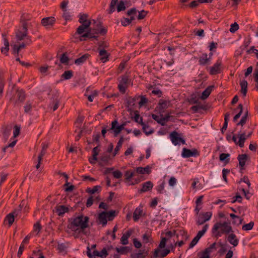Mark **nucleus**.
I'll return each instance as SVG.
<instances>
[{
	"label": "nucleus",
	"instance_id": "nucleus-4",
	"mask_svg": "<svg viewBox=\"0 0 258 258\" xmlns=\"http://www.w3.org/2000/svg\"><path fill=\"white\" fill-rule=\"evenodd\" d=\"M28 25L26 21L22 22V28L19 29L16 33V37L18 41H22L25 38L27 40V44L29 45L32 43L31 37L28 35Z\"/></svg>",
	"mask_w": 258,
	"mask_h": 258
},
{
	"label": "nucleus",
	"instance_id": "nucleus-14",
	"mask_svg": "<svg viewBox=\"0 0 258 258\" xmlns=\"http://www.w3.org/2000/svg\"><path fill=\"white\" fill-rule=\"evenodd\" d=\"M153 184L151 181H146L142 184V187L138 190L139 194L147 192L152 189Z\"/></svg>",
	"mask_w": 258,
	"mask_h": 258
},
{
	"label": "nucleus",
	"instance_id": "nucleus-36",
	"mask_svg": "<svg viewBox=\"0 0 258 258\" xmlns=\"http://www.w3.org/2000/svg\"><path fill=\"white\" fill-rule=\"evenodd\" d=\"M230 154L229 153H221L219 156V160L221 162H224L225 164L229 162Z\"/></svg>",
	"mask_w": 258,
	"mask_h": 258
},
{
	"label": "nucleus",
	"instance_id": "nucleus-51",
	"mask_svg": "<svg viewBox=\"0 0 258 258\" xmlns=\"http://www.w3.org/2000/svg\"><path fill=\"white\" fill-rule=\"evenodd\" d=\"M254 82L256 83L255 85V88L256 90H258V68H256L254 69V73L253 74Z\"/></svg>",
	"mask_w": 258,
	"mask_h": 258
},
{
	"label": "nucleus",
	"instance_id": "nucleus-46",
	"mask_svg": "<svg viewBox=\"0 0 258 258\" xmlns=\"http://www.w3.org/2000/svg\"><path fill=\"white\" fill-rule=\"evenodd\" d=\"M69 58L67 55V53L64 52L62 53L60 57V61L63 64H68Z\"/></svg>",
	"mask_w": 258,
	"mask_h": 258
},
{
	"label": "nucleus",
	"instance_id": "nucleus-27",
	"mask_svg": "<svg viewBox=\"0 0 258 258\" xmlns=\"http://www.w3.org/2000/svg\"><path fill=\"white\" fill-rule=\"evenodd\" d=\"M139 98L140 97L138 96V95H136L134 97H128L126 99V106L129 107V106H135L137 100L139 99Z\"/></svg>",
	"mask_w": 258,
	"mask_h": 258
},
{
	"label": "nucleus",
	"instance_id": "nucleus-45",
	"mask_svg": "<svg viewBox=\"0 0 258 258\" xmlns=\"http://www.w3.org/2000/svg\"><path fill=\"white\" fill-rule=\"evenodd\" d=\"M248 110H246L245 112L244 115L242 117L241 119H240V121L239 122H238L236 124V125H241V126L244 125L246 123L247 118L248 117Z\"/></svg>",
	"mask_w": 258,
	"mask_h": 258
},
{
	"label": "nucleus",
	"instance_id": "nucleus-50",
	"mask_svg": "<svg viewBox=\"0 0 258 258\" xmlns=\"http://www.w3.org/2000/svg\"><path fill=\"white\" fill-rule=\"evenodd\" d=\"M126 7L125 6V4L123 1H120L119 2L117 5L116 10L118 12H120L121 11L125 10Z\"/></svg>",
	"mask_w": 258,
	"mask_h": 258
},
{
	"label": "nucleus",
	"instance_id": "nucleus-52",
	"mask_svg": "<svg viewBox=\"0 0 258 258\" xmlns=\"http://www.w3.org/2000/svg\"><path fill=\"white\" fill-rule=\"evenodd\" d=\"M138 96H139V99H140V101L139 102V105L140 107H142L144 106L145 104L148 103V99L145 96L138 95Z\"/></svg>",
	"mask_w": 258,
	"mask_h": 258
},
{
	"label": "nucleus",
	"instance_id": "nucleus-10",
	"mask_svg": "<svg viewBox=\"0 0 258 258\" xmlns=\"http://www.w3.org/2000/svg\"><path fill=\"white\" fill-rule=\"evenodd\" d=\"M111 126L110 129H114V137H116L121 132L122 130L124 129V126L126 125V122H123L120 125H118V121L117 120H114L111 122Z\"/></svg>",
	"mask_w": 258,
	"mask_h": 258
},
{
	"label": "nucleus",
	"instance_id": "nucleus-63",
	"mask_svg": "<svg viewBox=\"0 0 258 258\" xmlns=\"http://www.w3.org/2000/svg\"><path fill=\"white\" fill-rule=\"evenodd\" d=\"M11 129L8 128V127H6L3 131V136L7 140L8 139V137H9L10 134H11Z\"/></svg>",
	"mask_w": 258,
	"mask_h": 258
},
{
	"label": "nucleus",
	"instance_id": "nucleus-29",
	"mask_svg": "<svg viewBox=\"0 0 258 258\" xmlns=\"http://www.w3.org/2000/svg\"><path fill=\"white\" fill-rule=\"evenodd\" d=\"M240 86L241 87V93L244 96H245L247 92V82L245 80H243L240 82Z\"/></svg>",
	"mask_w": 258,
	"mask_h": 258
},
{
	"label": "nucleus",
	"instance_id": "nucleus-21",
	"mask_svg": "<svg viewBox=\"0 0 258 258\" xmlns=\"http://www.w3.org/2000/svg\"><path fill=\"white\" fill-rule=\"evenodd\" d=\"M248 156L247 155L244 154H240L237 157V160L239 162V165L240 166V168L243 169V166L245 165L246 160H247Z\"/></svg>",
	"mask_w": 258,
	"mask_h": 258
},
{
	"label": "nucleus",
	"instance_id": "nucleus-58",
	"mask_svg": "<svg viewBox=\"0 0 258 258\" xmlns=\"http://www.w3.org/2000/svg\"><path fill=\"white\" fill-rule=\"evenodd\" d=\"M148 12L145 10H142L139 12V15H138L137 18L138 20H142L146 16Z\"/></svg>",
	"mask_w": 258,
	"mask_h": 258
},
{
	"label": "nucleus",
	"instance_id": "nucleus-18",
	"mask_svg": "<svg viewBox=\"0 0 258 258\" xmlns=\"http://www.w3.org/2000/svg\"><path fill=\"white\" fill-rule=\"evenodd\" d=\"M56 212L59 216H63L66 213L69 212V209L68 207L64 205H60L56 207Z\"/></svg>",
	"mask_w": 258,
	"mask_h": 258
},
{
	"label": "nucleus",
	"instance_id": "nucleus-34",
	"mask_svg": "<svg viewBox=\"0 0 258 258\" xmlns=\"http://www.w3.org/2000/svg\"><path fill=\"white\" fill-rule=\"evenodd\" d=\"M229 216L233 220L232 221L233 224L239 225L242 223L243 219L240 218L239 216L232 213L230 214Z\"/></svg>",
	"mask_w": 258,
	"mask_h": 258
},
{
	"label": "nucleus",
	"instance_id": "nucleus-30",
	"mask_svg": "<svg viewBox=\"0 0 258 258\" xmlns=\"http://www.w3.org/2000/svg\"><path fill=\"white\" fill-rule=\"evenodd\" d=\"M169 103L166 100L160 99L158 104L159 111L160 112H164V109L168 107V104Z\"/></svg>",
	"mask_w": 258,
	"mask_h": 258
},
{
	"label": "nucleus",
	"instance_id": "nucleus-13",
	"mask_svg": "<svg viewBox=\"0 0 258 258\" xmlns=\"http://www.w3.org/2000/svg\"><path fill=\"white\" fill-rule=\"evenodd\" d=\"M31 237V235L30 234L27 235L23 239L22 243L19 247L17 256L20 258L23 254V251L25 248V245L27 244L29 242L30 239Z\"/></svg>",
	"mask_w": 258,
	"mask_h": 258
},
{
	"label": "nucleus",
	"instance_id": "nucleus-2",
	"mask_svg": "<svg viewBox=\"0 0 258 258\" xmlns=\"http://www.w3.org/2000/svg\"><path fill=\"white\" fill-rule=\"evenodd\" d=\"M232 232V229L230 223L227 222H216L212 229L213 236L216 238L221 237L223 234H228Z\"/></svg>",
	"mask_w": 258,
	"mask_h": 258
},
{
	"label": "nucleus",
	"instance_id": "nucleus-62",
	"mask_svg": "<svg viewBox=\"0 0 258 258\" xmlns=\"http://www.w3.org/2000/svg\"><path fill=\"white\" fill-rule=\"evenodd\" d=\"M32 109V104L31 103L28 101L26 102L25 105L24 106V111L25 113H28L31 111Z\"/></svg>",
	"mask_w": 258,
	"mask_h": 258
},
{
	"label": "nucleus",
	"instance_id": "nucleus-16",
	"mask_svg": "<svg viewBox=\"0 0 258 258\" xmlns=\"http://www.w3.org/2000/svg\"><path fill=\"white\" fill-rule=\"evenodd\" d=\"M180 138L181 137H179V134L175 131H173L170 134V140L174 146L180 144L179 139H180Z\"/></svg>",
	"mask_w": 258,
	"mask_h": 258
},
{
	"label": "nucleus",
	"instance_id": "nucleus-53",
	"mask_svg": "<svg viewBox=\"0 0 258 258\" xmlns=\"http://www.w3.org/2000/svg\"><path fill=\"white\" fill-rule=\"evenodd\" d=\"M254 226V222H250L248 224H244L242 227V229L244 231H248L253 228V227Z\"/></svg>",
	"mask_w": 258,
	"mask_h": 258
},
{
	"label": "nucleus",
	"instance_id": "nucleus-12",
	"mask_svg": "<svg viewBox=\"0 0 258 258\" xmlns=\"http://www.w3.org/2000/svg\"><path fill=\"white\" fill-rule=\"evenodd\" d=\"M56 19L54 17H48L41 20V24L46 29L52 27L55 24Z\"/></svg>",
	"mask_w": 258,
	"mask_h": 258
},
{
	"label": "nucleus",
	"instance_id": "nucleus-23",
	"mask_svg": "<svg viewBox=\"0 0 258 258\" xmlns=\"http://www.w3.org/2000/svg\"><path fill=\"white\" fill-rule=\"evenodd\" d=\"M92 158H89V161L91 164H93L95 163V161L97 160V155H98L99 149L98 146L94 147L92 150Z\"/></svg>",
	"mask_w": 258,
	"mask_h": 258
},
{
	"label": "nucleus",
	"instance_id": "nucleus-56",
	"mask_svg": "<svg viewBox=\"0 0 258 258\" xmlns=\"http://www.w3.org/2000/svg\"><path fill=\"white\" fill-rule=\"evenodd\" d=\"M8 220L10 226H11L14 223L15 217L12 214L9 213L6 217L5 220Z\"/></svg>",
	"mask_w": 258,
	"mask_h": 258
},
{
	"label": "nucleus",
	"instance_id": "nucleus-15",
	"mask_svg": "<svg viewBox=\"0 0 258 258\" xmlns=\"http://www.w3.org/2000/svg\"><path fill=\"white\" fill-rule=\"evenodd\" d=\"M106 213V211H102L98 214L97 217V223L98 224H102L103 227L105 226L107 222Z\"/></svg>",
	"mask_w": 258,
	"mask_h": 258
},
{
	"label": "nucleus",
	"instance_id": "nucleus-17",
	"mask_svg": "<svg viewBox=\"0 0 258 258\" xmlns=\"http://www.w3.org/2000/svg\"><path fill=\"white\" fill-rule=\"evenodd\" d=\"M160 251V249L157 248L155 249L154 252V256L155 257H157L158 256H160L161 258H164L165 256H166L170 252V250L169 249H164L162 251V252L161 253L160 255H159V253Z\"/></svg>",
	"mask_w": 258,
	"mask_h": 258
},
{
	"label": "nucleus",
	"instance_id": "nucleus-42",
	"mask_svg": "<svg viewBox=\"0 0 258 258\" xmlns=\"http://www.w3.org/2000/svg\"><path fill=\"white\" fill-rule=\"evenodd\" d=\"M101 188V187L100 185H96L93 187L92 188H91L90 187H88L86 189V192L90 194H94L96 192H97L98 191H100Z\"/></svg>",
	"mask_w": 258,
	"mask_h": 258
},
{
	"label": "nucleus",
	"instance_id": "nucleus-8",
	"mask_svg": "<svg viewBox=\"0 0 258 258\" xmlns=\"http://www.w3.org/2000/svg\"><path fill=\"white\" fill-rule=\"evenodd\" d=\"M200 152L197 149L190 150L186 148L182 149L181 156L183 158H187L190 157H197L200 156Z\"/></svg>",
	"mask_w": 258,
	"mask_h": 258
},
{
	"label": "nucleus",
	"instance_id": "nucleus-1",
	"mask_svg": "<svg viewBox=\"0 0 258 258\" xmlns=\"http://www.w3.org/2000/svg\"><path fill=\"white\" fill-rule=\"evenodd\" d=\"M72 222L68 225V228L73 229L74 227L80 228V231L84 233L86 228L89 227V218L88 216H84L83 214L76 217L74 218L69 219V221Z\"/></svg>",
	"mask_w": 258,
	"mask_h": 258
},
{
	"label": "nucleus",
	"instance_id": "nucleus-43",
	"mask_svg": "<svg viewBox=\"0 0 258 258\" xmlns=\"http://www.w3.org/2000/svg\"><path fill=\"white\" fill-rule=\"evenodd\" d=\"M107 31V30L106 28L103 27L101 28L100 29H93L91 31V32H94V35H97L98 34H100L102 35H104L106 34Z\"/></svg>",
	"mask_w": 258,
	"mask_h": 258
},
{
	"label": "nucleus",
	"instance_id": "nucleus-5",
	"mask_svg": "<svg viewBox=\"0 0 258 258\" xmlns=\"http://www.w3.org/2000/svg\"><path fill=\"white\" fill-rule=\"evenodd\" d=\"M87 255L89 258H96V256L105 258L108 255V253L106 248H103L100 252L94 250L92 254L91 249L88 246L87 248Z\"/></svg>",
	"mask_w": 258,
	"mask_h": 258
},
{
	"label": "nucleus",
	"instance_id": "nucleus-6",
	"mask_svg": "<svg viewBox=\"0 0 258 258\" xmlns=\"http://www.w3.org/2000/svg\"><path fill=\"white\" fill-rule=\"evenodd\" d=\"M135 116H134V120L135 122L139 123L143 126V132L145 133L146 135H149L150 134H152L154 131L153 130H151L149 132H146L145 131V128L149 127V126L148 125H146L145 122L143 121V118L142 117L140 116L139 112L138 110H136L134 111Z\"/></svg>",
	"mask_w": 258,
	"mask_h": 258
},
{
	"label": "nucleus",
	"instance_id": "nucleus-9",
	"mask_svg": "<svg viewBox=\"0 0 258 258\" xmlns=\"http://www.w3.org/2000/svg\"><path fill=\"white\" fill-rule=\"evenodd\" d=\"M222 71V62L220 60H218L212 67H210L209 69V73L211 75L220 74Z\"/></svg>",
	"mask_w": 258,
	"mask_h": 258
},
{
	"label": "nucleus",
	"instance_id": "nucleus-33",
	"mask_svg": "<svg viewBox=\"0 0 258 258\" xmlns=\"http://www.w3.org/2000/svg\"><path fill=\"white\" fill-rule=\"evenodd\" d=\"M117 212L115 210H111L109 211H107L105 215L106 216L107 220L108 221H112L114 218L117 216Z\"/></svg>",
	"mask_w": 258,
	"mask_h": 258
},
{
	"label": "nucleus",
	"instance_id": "nucleus-22",
	"mask_svg": "<svg viewBox=\"0 0 258 258\" xmlns=\"http://www.w3.org/2000/svg\"><path fill=\"white\" fill-rule=\"evenodd\" d=\"M151 167L149 165H147L145 167H138L136 168V172L139 174H150L151 172Z\"/></svg>",
	"mask_w": 258,
	"mask_h": 258
},
{
	"label": "nucleus",
	"instance_id": "nucleus-44",
	"mask_svg": "<svg viewBox=\"0 0 258 258\" xmlns=\"http://www.w3.org/2000/svg\"><path fill=\"white\" fill-rule=\"evenodd\" d=\"M134 175V172L131 171L130 170H126L124 173V182H128L131 181V179Z\"/></svg>",
	"mask_w": 258,
	"mask_h": 258
},
{
	"label": "nucleus",
	"instance_id": "nucleus-64",
	"mask_svg": "<svg viewBox=\"0 0 258 258\" xmlns=\"http://www.w3.org/2000/svg\"><path fill=\"white\" fill-rule=\"evenodd\" d=\"M200 3V0L193 1L188 5L189 7L192 9L197 8Z\"/></svg>",
	"mask_w": 258,
	"mask_h": 258
},
{
	"label": "nucleus",
	"instance_id": "nucleus-57",
	"mask_svg": "<svg viewBox=\"0 0 258 258\" xmlns=\"http://www.w3.org/2000/svg\"><path fill=\"white\" fill-rule=\"evenodd\" d=\"M167 240H168L167 238L164 237H161V240L160 241V242L159 246H158L159 249V248L162 249V248H165Z\"/></svg>",
	"mask_w": 258,
	"mask_h": 258
},
{
	"label": "nucleus",
	"instance_id": "nucleus-60",
	"mask_svg": "<svg viewBox=\"0 0 258 258\" xmlns=\"http://www.w3.org/2000/svg\"><path fill=\"white\" fill-rule=\"evenodd\" d=\"M119 83L127 86L128 83V77L126 75H123L121 77Z\"/></svg>",
	"mask_w": 258,
	"mask_h": 258
},
{
	"label": "nucleus",
	"instance_id": "nucleus-38",
	"mask_svg": "<svg viewBox=\"0 0 258 258\" xmlns=\"http://www.w3.org/2000/svg\"><path fill=\"white\" fill-rule=\"evenodd\" d=\"M115 250L120 254H125L131 250V248L128 246H122L120 248L116 247Z\"/></svg>",
	"mask_w": 258,
	"mask_h": 258
},
{
	"label": "nucleus",
	"instance_id": "nucleus-25",
	"mask_svg": "<svg viewBox=\"0 0 258 258\" xmlns=\"http://www.w3.org/2000/svg\"><path fill=\"white\" fill-rule=\"evenodd\" d=\"M98 50L99 54L100 56V60L102 62H105L108 60L109 54L107 53V51L104 49Z\"/></svg>",
	"mask_w": 258,
	"mask_h": 258
},
{
	"label": "nucleus",
	"instance_id": "nucleus-39",
	"mask_svg": "<svg viewBox=\"0 0 258 258\" xmlns=\"http://www.w3.org/2000/svg\"><path fill=\"white\" fill-rule=\"evenodd\" d=\"M123 141H124V138L122 136H121L120 137V139H119L118 142H117V145L114 149V151L113 152L114 156H115L117 154L118 151L120 149Z\"/></svg>",
	"mask_w": 258,
	"mask_h": 258
},
{
	"label": "nucleus",
	"instance_id": "nucleus-11",
	"mask_svg": "<svg viewBox=\"0 0 258 258\" xmlns=\"http://www.w3.org/2000/svg\"><path fill=\"white\" fill-rule=\"evenodd\" d=\"M212 215V214L210 212L201 213L197 220V224L199 225L203 224L210 219Z\"/></svg>",
	"mask_w": 258,
	"mask_h": 258
},
{
	"label": "nucleus",
	"instance_id": "nucleus-26",
	"mask_svg": "<svg viewBox=\"0 0 258 258\" xmlns=\"http://www.w3.org/2000/svg\"><path fill=\"white\" fill-rule=\"evenodd\" d=\"M227 240L234 246H236L238 244V239L237 238L235 234L233 233H231L228 235Z\"/></svg>",
	"mask_w": 258,
	"mask_h": 258
},
{
	"label": "nucleus",
	"instance_id": "nucleus-40",
	"mask_svg": "<svg viewBox=\"0 0 258 258\" xmlns=\"http://www.w3.org/2000/svg\"><path fill=\"white\" fill-rule=\"evenodd\" d=\"M118 0H111L109 9L107 10L108 13L109 14H112L115 10V7L117 4Z\"/></svg>",
	"mask_w": 258,
	"mask_h": 258
},
{
	"label": "nucleus",
	"instance_id": "nucleus-48",
	"mask_svg": "<svg viewBox=\"0 0 258 258\" xmlns=\"http://www.w3.org/2000/svg\"><path fill=\"white\" fill-rule=\"evenodd\" d=\"M89 28L88 25H81L77 28L76 33L78 34H81L85 31V29L88 30Z\"/></svg>",
	"mask_w": 258,
	"mask_h": 258
},
{
	"label": "nucleus",
	"instance_id": "nucleus-41",
	"mask_svg": "<svg viewBox=\"0 0 258 258\" xmlns=\"http://www.w3.org/2000/svg\"><path fill=\"white\" fill-rule=\"evenodd\" d=\"M73 76V72L72 71H66L61 76V80H69Z\"/></svg>",
	"mask_w": 258,
	"mask_h": 258
},
{
	"label": "nucleus",
	"instance_id": "nucleus-49",
	"mask_svg": "<svg viewBox=\"0 0 258 258\" xmlns=\"http://www.w3.org/2000/svg\"><path fill=\"white\" fill-rule=\"evenodd\" d=\"M216 244V242H214L213 243L211 244L209 247L205 248V249L203 251V252L206 254L210 255V253L212 252L213 249H216L215 246Z\"/></svg>",
	"mask_w": 258,
	"mask_h": 258
},
{
	"label": "nucleus",
	"instance_id": "nucleus-24",
	"mask_svg": "<svg viewBox=\"0 0 258 258\" xmlns=\"http://www.w3.org/2000/svg\"><path fill=\"white\" fill-rule=\"evenodd\" d=\"M214 86H209L202 93V95L201 96V98L202 100H205L207 99L209 95H210L211 92L213 90V89L214 88Z\"/></svg>",
	"mask_w": 258,
	"mask_h": 258
},
{
	"label": "nucleus",
	"instance_id": "nucleus-28",
	"mask_svg": "<svg viewBox=\"0 0 258 258\" xmlns=\"http://www.w3.org/2000/svg\"><path fill=\"white\" fill-rule=\"evenodd\" d=\"M143 213V209L142 208H137L133 213V219L135 222L138 221Z\"/></svg>",
	"mask_w": 258,
	"mask_h": 258
},
{
	"label": "nucleus",
	"instance_id": "nucleus-55",
	"mask_svg": "<svg viewBox=\"0 0 258 258\" xmlns=\"http://www.w3.org/2000/svg\"><path fill=\"white\" fill-rule=\"evenodd\" d=\"M121 24L123 26H127L129 25L132 22V21L130 19V18H122L121 20Z\"/></svg>",
	"mask_w": 258,
	"mask_h": 258
},
{
	"label": "nucleus",
	"instance_id": "nucleus-59",
	"mask_svg": "<svg viewBox=\"0 0 258 258\" xmlns=\"http://www.w3.org/2000/svg\"><path fill=\"white\" fill-rule=\"evenodd\" d=\"M151 237V234L149 233H145L142 236L143 242L145 243L149 242V239Z\"/></svg>",
	"mask_w": 258,
	"mask_h": 258
},
{
	"label": "nucleus",
	"instance_id": "nucleus-19",
	"mask_svg": "<svg viewBox=\"0 0 258 258\" xmlns=\"http://www.w3.org/2000/svg\"><path fill=\"white\" fill-rule=\"evenodd\" d=\"M88 17V15L86 14H80L79 21L82 25H88V27H89L91 23L87 19Z\"/></svg>",
	"mask_w": 258,
	"mask_h": 258
},
{
	"label": "nucleus",
	"instance_id": "nucleus-32",
	"mask_svg": "<svg viewBox=\"0 0 258 258\" xmlns=\"http://www.w3.org/2000/svg\"><path fill=\"white\" fill-rule=\"evenodd\" d=\"M90 56V54L88 53H85L80 57L75 59V63L77 65H81L85 62Z\"/></svg>",
	"mask_w": 258,
	"mask_h": 258
},
{
	"label": "nucleus",
	"instance_id": "nucleus-31",
	"mask_svg": "<svg viewBox=\"0 0 258 258\" xmlns=\"http://www.w3.org/2000/svg\"><path fill=\"white\" fill-rule=\"evenodd\" d=\"M132 234V231L130 230L127 231L125 233L123 234L120 239L121 243L123 245H126L128 243V239Z\"/></svg>",
	"mask_w": 258,
	"mask_h": 258
},
{
	"label": "nucleus",
	"instance_id": "nucleus-3",
	"mask_svg": "<svg viewBox=\"0 0 258 258\" xmlns=\"http://www.w3.org/2000/svg\"><path fill=\"white\" fill-rule=\"evenodd\" d=\"M26 96V92L23 89L17 88L15 93L10 97L9 102L13 104L14 107H19L25 102Z\"/></svg>",
	"mask_w": 258,
	"mask_h": 258
},
{
	"label": "nucleus",
	"instance_id": "nucleus-7",
	"mask_svg": "<svg viewBox=\"0 0 258 258\" xmlns=\"http://www.w3.org/2000/svg\"><path fill=\"white\" fill-rule=\"evenodd\" d=\"M208 228V225L206 224L203 227L202 230H200L198 232L197 235L194 238L192 241L190 242L189 245V248H191L193 247L199 241L200 239L204 235V234L207 231Z\"/></svg>",
	"mask_w": 258,
	"mask_h": 258
},
{
	"label": "nucleus",
	"instance_id": "nucleus-61",
	"mask_svg": "<svg viewBox=\"0 0 258 258\" xmlns=\"http://www.w3.org/2000/svg\"><path fill=\"white\" fill-rule=\"evenodd\" d=\"M239 29V26L236 22H234L230 26L229 31L231 33H234Z\"/></svg>",
	"mask_w": 258,
	"mask_h": 258
},
{
	"label": "nucleus",
	"instance_id": "nucleus-54",
	"mask_svg": "<svg viewBox=\"0 0 258 258\" xmlns=\"http://www.w3.org/2000/svg\"><path fill=\"white\" fill-rule=\"evenodd\" d=\"M165 234L167 237L168 239L171 238L173 236H176L177 238H178L179 236V234L176 233V231L175 230H173V231H168L165 233Z\"/></svg>",
	"mask_w": 258,
	"mask_h": 258
},
{
	"label": "nucleus",
	"instance_id": "nucleus-47",
	"mask_svg": "<svg viewBox=\"0 0 258 258\" xmlns=\"http://www.w3.org/2000/svg\"><path fill=\"white\" fill-rule=\"evenodd\" d=\"M5 85V80L3 76L0 75V96H2Z\"/></svg>",
	"mask_w": 258,
	"mask_h": 258
},
{
	"label": "nucleus",
	"instance_id": "nucleus-20",
	"mask_svg": "<svg viewBox=\"0 0 258 258\" xmlns=\"http://www.w3.org/2000/svg\"><path fill=\"white\" fill-rule=\"evenodd\" d=\"M211 61V58H208V55L207 53H204L202 54V55L199 57V64L200 66H205L208 64Z\"/></svg>",
	"mask_w": 258,
	"mask_h": 258
},
{
	"label": "nucleus",
	"instance_id": "nucleus-37",
	"mask_svg": "<svg viewBox=\"0 0 258 258\" xmlns=\"http://www.w3.org/2000/svg\"><path fill=\"white\" fill-rule=\"evenodd\" d=\"M238 137L239 138V141L237 142V144L240 148H242L244 147V142L246 139V135L245 133H242L239 134Z\"/></svg>",
	"mask_w": 258,
	"mask_h": 258
},
{
	"label": "nucleus",
	"instance_id": "nucleus-35",
	"mask_svg": "<svg viewBox=\"0 0 258 258\" xmlns=\"http://www.w3.org/2000/svg\"><path fill=\"white\" fill-rule=\"evenodd\" d=\"M137 12V10L135 8H133L127 11L126 15L130 17V19L133 21L135 19Z\"/></svg>",
	"mask_w": 258,
	"mask_h": 258
}]
</instances>
